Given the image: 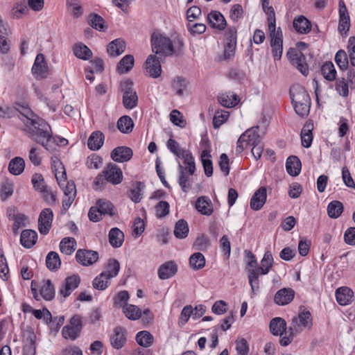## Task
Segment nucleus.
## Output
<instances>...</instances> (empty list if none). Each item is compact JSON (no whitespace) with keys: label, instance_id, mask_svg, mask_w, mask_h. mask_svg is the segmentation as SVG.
Masks as SVG:
<instances>
[{"label":"nucleus","instance_id":"obj_40","mask_svg":"<svg viewBox=\"0 0 355 355\" xmlns=\"http://www.w3.org/2000/svg\"><path fill=\"white\" fill-rule=\"evenodd\" d=\"M122 308L123 313L130 320H136L141 317V311L135 305L125 303Z\"/></svg>","mask_w":355,"mask_h":355},{"label":"nucleus","instance_id":"obj_56","mask_svg":"<svg viewBox=\"0 0 355 355\" xmlns=\"http://www.w3.org/2000/svg\"><path fill=\"white\" fill-rule=\"evenodd\" d=\"M302 145L304 148H309L311 146L313 135L310 124H305L301 131Z\"/></svg>","mask_w":355,"mask_h":355},{"label":"nucleus","instance_id":"obj_33","mask_svg":"<svg viewBox=\"0 0 355 355\" xmlns=\"http://www.w3.org/2000/svg\"><path fill=\"white\" fill-rule=\"evenodd\" d=\"M301 162L296 156H290L286 162V168L288 173L292 176H297L301 171Z\"/></svg>","mask_w":355,"mask_h":355},{"label":"nucleus","instance_id":"obj_6","mask_svg":"<svg viewBox=\"0 0 355 355\" xmlns=\"http://www.w3.org/2000/svg\"><path fill=\"white\" fill-rule=\"evenodd\" d=\"M185 166H182L180 163L178 164V183L184 192L191 188L189 184V178L194 175L196 171V164L194 158L190 159L189 161H183Z\"/></svg>","mask_w":355,"mask_h":355},{"label":"nucleus","instance_id":"obj_28","mask_svg":"<svg viewBox=\"0 0 355 355\" xmlns=\"http://www.w3.org/2000/svg\"><path fill=\"white\" fill-rule=\"evenodd\" d=\"M354 292L348 287H340L336 291V298L340 305L349 304L352 300Z\"/></svg>","mask_w":355,"mask_h":355},{"label":"nucleus","instance_id":"obj_22","mask_svg":"<svg viewBox=\"0 0 355 355\" xmlns=\"http://www.w3.org/2000/svg\"><path fill=\"white\" fill-rule=\"evenodd\" d=\"M339 15L338 31L341 34H345L349 29L350 21L347 9L343 1L339 2Z\"/></svg>","mask_w":355,"mask_h":355},{"label":"nucleus","instance_id":"obj_46","mask_svg":"<svg viewBox=\"0 0 355 355\" xmlns=\"http://www.w3.org/2000/svg\"><path fill=\"white\" fill-rule=\"evenodd\" d=\"M262 1L263 9L265 13L268 15V30H275L276 28V19L274 9L272 6H269V0L267 3L264 1Z\"/></svg>","mask_w":355,"mask_h":355},{"label":"nucleus","instance_id":"obj_41","mask_svg":"<svg viewBox=\"0 0 355 355\" xmlns=\"http://www.w3.org/2000/svg\"><path fill=\"white\" fill-rule=\"evenodd\" d=\"M40 291L41 296L45 300L50 301L55 297V288L49 279L43 282Z\"/></svg>","mask_w":355,"mask_h":355},{"label":"nucleus","instance_id":"obj_30","mask_svg":"<svg viewBox=\"0 0 355 355\" xmlns=\"http://www.w3.org/2000/svg\"><path fill=\"white\" fill-rule=\"evenodd\" d=\"M196 208L199 212L205 216H210L214 211L211 201L205 196H201L198 198Z\"/></svg>","mask_w":355,"mask_h":355},{"label":"nucleus","instance_id":"obj_15","mask_svg":"<svg viewBox=\"0 0 355 355\" xmlns=\"http://www.w3.org/2000/svg\"><path fill=\"white\" fill-rule=\"evenodd\" d=\"M80 282V277L77 275L67 277L59 290L60 295L64 298L69 296L72 291L78 286Z\"/></svg>","mask_w":355,"mask_h":355},{"label":"nucleus","instance_id":"obj_47","mask_svg":"<svg viewBox=\"0 0 355 355\" xmlns=\"http://www.w3.org/2000/svg\"><path fill=\"white\" fill-rule=\"evenodd\" d=\"M134 58L132 55H125L117 65V71L119 73L128 72L134 65Z\"/></svg>","mask_w":355,"mask_h":355},{"label":"nucleus","instance_id":"obj_12","mask_svg":"<svg viewBox=\"0 0 355 355\" xmlns=\"http://www.w3.org/2000/svg\"><path fill=\"white\" fill-rule=\"evenodd\" d=\"M53 214L50 208L44 209L38 218V230L41 234H47L51 227Z\"/></svg>","mask_w":355,"mask_h":355},{"label":"nucleus","instance_id":"obj_53","mask_svg":"<svg viewBox=\"0 0 355 355\" xmlns=\"http://www.w3.org/2000/svg\"><path fill=\"white\" fill-rule=\"evenodd\" d=\"M189 265L193 270H200L205 265V258L200 252L193 254L189 259Z\"/></svg>","mask_w":355,"mask_h":355},{"label":"nucleus","instance_id":"obj_16","mask_svg":"<svg viewBox=\"0 0 355 355\" xmlns=\"http://www.w3.org/2000/svg\"><path fill=\"white\" fill-rule=\"evenodd\" d=\"M32 72L37 79H42L48 75V67L43 54L40 53L36 56L32 67Z\"/></svg>","mask_w":355,"mask_h":355},{"label":"nucleus","instance_id":"obj_48","mask_svg":"<svg viewBox=\"0 0 355 355\" xmlns=\"http://www.w3.org/2000/svg\"><path fill=\"white\" fill-rule=\"evenodd\" d=\"M189 226L186 220L183 219L179 220L174 228V235L178 239H184L189 234Z\"/></svg>","mask_w":355,"mask_h":355},{"label":"nucleus","instance_id":"obj_36","mask_svg":"<svg viewBox=\"0 0 355 355\" xmlns=\"http://www.w3.org/2000/svg\"><path fill=\"white\" fill-rule=\"evenodd\" d=\"M125 49V44L121 38L116 39L111 42L107 46V53L111 56H118L123 53Z\"/></svg>","mask_w":355,"mask_h":355},{"label":"nucleus","instance_id":"obj_52","mask_svg":"<svg viewBox=\"0 0 355 355\" xmlns=\"http://www.w3.org/2000/svg\"><path fill=\"white\" fill-rule=\"evenodd\" d=\"M73 53L77 58L85 60H89L92 55L91 50L83 44L75 45Z\"/></svg>","mask_w":355,"mask_h":355},{"label":"nucleus","instance_id":"obj_60","mask_svg":"<svg viewBox=\"0 0 355 355\" xmlns=\"http://www.w3.org/2000/svg\"><path fill=\"white\" fill-rule=\"evenodd\" d=\"M229 117V112L225 110L216 111L213 119L214 128H218Z\"/></svg>","mask_w":355,"mask_h":355},{"label":"nucleus","instance_id":"obj_44","mask_svg":"<svg viewBox=\"0 0 355 355\" xmlns=\"http://www.w3.org/2000/svg\"><path fill=\"white\" fill-rule=\"evenodd\" d=\"M119 270V262L116 259H110L108 260L105 270L103 271L102 273L105 274V277H108V278L111 279L118 275Z\"/></svg>","mask_w":355,"mask_h":355},{"label":"nucleus","instance_id":"obj_26","mask_svg":"<svg viewBox=\"0 0 355 355\" xmlns=\"http://www.w3.org/2000/svg\"><path fill=\"white\" fill-rule=\"evenodd\" d=\"M125 330L123 327H117L110 338L112 346L116 349L122 348L126 343Z\"/></svg>","mask_w":355,"mask_h":355},{"label":"nucleus","instance_id":"obj_63","mask_svg":"<svg viewBox=\"0 0 355 355\" xmlns=\"http://www.w3.org/2000/svg\"><path fill=\"white\" fill-rule=\"evenodd\" d=\"M155 214L157 218H162L169 214L170 206L166 201H160L155 206Z\"/></svg>","mask_w":355,"mask_h":355},{"label":"nucleus","instance_id":"obj_2","mask_svg":"<svg viewBox=\"0 0 355 355\" xmlns=\"http://www.w3.org/2000/svg\"><path fill=\"white\" fill-rule=\"evenodd\" d=\"M182 44L180 40L173 42L168 37L159 33H153L151 36L152 50L156 54L164 56L178 54Z\"/></svg>","mask_w":355,"mask_h":355},{"label":"nucleus","instance_id":"obj_38","mask_svg":"<svg viewBox=\"0 0 355 355\" xmlns=\"http://www.w3.org/2000/svg\"><path fill=\"white\" fill-rule=\"evenodd\" d=\"M293 27L297 32L306 34L311 31V24L304 16H299L293 21Z\"/></svg>","mask_w":355,"mask_h":355},{"label":"nucleus","instance_id":"obj_51","mask_svg":"<svg viewBox=\"0 0 355 355\" xmlns=\"http://www.w3.org/2000/svg\"><path fill=\"white\" fill-rule=\"evenodd\" d=\"M321 73L324 78L329 81L334 80L336 77V71L331 62H326L321 67Z\"/></svg>","mask_w":355,"mask_h":355},{"label":"nucleus","instance_id":"obj_42","mask_svg":"<svg viewBox=\"0 0 355 355\" xmlns=\"http://www.w3.org/2000/svg\"><path fill=\"white\" fill-rule=\"evenodd\" d=\"M76 241L73 238L65 237L60 243V250L67 255L71 254L76 250Z\"/></svg>","mask_w":355,"mask_h":355},{"label":"nucleus","instance_id":"obj_19","mask_svg":"<svg viewBox=\"0 0 355 355\" xmlns=\"http://www.w3.org/2000/svg\"><path fill=\"white\" fill-rule=\"evenodd\" d=\"M354 75L352 71L347 73V79L340 78L336 80V90L342 96L346 97L349 95V87L353 85Z\"/></svg>","mask_w":355,"mask_h":355},{"label":"nucleus","instance_id":"obj_31","mask_svg":"<svg viewBox=\"0 0 355 355\" xmlns=\"http://www.w3.org/2000/svg\"><path fill=\"white\" fill-rule=\"evenodd\" d=\"M105 139L104 135L100 131H94L87 140L88 148L92 150H97L103 146Z\"/></svg>","mask_w":355,"mask_h":355},{"label":"nucleus","instance_id":"obj_14","mask_svg":"<svg viewBox=\"0 0 355 355\" xmlns=\"http://www.w3.org/2000/svg\"><path fill=\"white\" fill-rule=\"evenodd\" d=\"M166 146L173 155L183 161H189L190 159L194 158L189 150L182 148L180 144L172 138L168 140Z\"/></svg>","mask_w":355,"mask_h":355},{"label":"nucleus","instance_id":"obj_9","mask_svg":"<svg viewBox=\"0 0 355 355\" xmlns=\"http://www.w3.org/2000/svg\"><path fill=\"white\" fill-rule=\"evenodd\" d=\"M82 329L83 322L81 316L74 315L70 319L69 323L62 328V334L65 339L75 340L80 336Z\"/></svg>","mask_w":355,"mask_h":355},{"label":"nucleus","instance_id":"obj_54","mask_svg":"<svg viewBox=\"0 0 355 355\" xmlns=\"http://www.w3.org/2000/svg\"><path fill=\"white\" fill-rule=\"evenodd\" d=\"M210 158L211 155L209 151L203 150L202 152V163L204 168L205 173L207 177H211L213 174V165Z\"/></svg>","mask_w":355,"mask_h":355},{"label":"nucleus","instance_id":"obj_29","mask_svg":"<svg viewBox=\"0 0 355 355\" xmlns=\"http://www.w3.org/2000/svg\"><path fill=\"white\" fill-rule=\"evenodd\" d=\"M37 234L32 230H24L21 233L20 243L26 248H32L37 242Z\"/></svg>","mask_w":355,"mask_h":355},{"label":"nucleus","instance_id":"obj_58","mask_svg":"<svg viewBox=\"0 0 355 355\" xmlns=\"http://www.w3.org/2000/svg\"><path fill=\"white\" fill-rule=\"evenodd\" d=\"M335 62L341 70H345L349 65L348 57L344 50H339L335 55Z\"/></svg>","mask_w":355,"mask_h":355},{"label":"nucleus","instance_id":"obj_23","mask_svg":"<svg viewBox=\"0 0 355 355\" xmlns=\"http://www.w3.org/2000/svg\"><path fill=\"white\" fill-rule=\"evenodd\" d=\"M267 198L266 189L263 187H260L253 194L250 200V207L254 211L261 209L266 203Z\"/></svg>","mask_w":355,"mask_h":355},{"label":"nucleus","instance_id":"obj_25","mask_svg":"<svg viewBox=\"0 0 355 355\" xmlns=\"http://www.w3.org/2000/svg\"><path fill=\"white\" fill-rule=\"evenodd\" d=\"M178 271V266L173 261H168L162 264L157 271L160 279H167L174 276Z\"/></svg>","mask_w":355,"mask_h":355},{"label":"nucleus","instance_id":"obj_1","mask_svg":"<svg viewBox=\"0 0 355 355\" xmlns=\"http://www.w3.org/2000/svg\"><path fill=\"white\" fill-rule=\"evenodd\" d=\"M27 123L25 128L27 136L47 150H50L52 144L56 142L50 125L40 117L28 121Z\"/></svg>","mask_w":355,"mask_h":355},{"label":"nucleus","instance_id":"obj_24","mask_svg":"<svg viewBox=\"0 0 355 355\" xmlns=\"http://www.w3.org/2000/svg\"><path fill=\"white\" fill-rule=\"evenodd\" d=\"M294 296L295 292L292 288H284L276 293L274 301L278 305L284 306L292 302Z\"/></svg>","mask_w":355,"mask_h":355},{"label":"nucleus","instance_id":"obj_11","mask_svg":"<svg viewBox=\"0 0 355 355\" xmlns=\"http://www.w3.org/2000/svg\"><path fill=\"white\" fill-rule=\"evenodd\" d=\"M270 44L272 48V55L275 60L282 58L283 52V36L280 28L275 30H269Z\"/></svg>","mask_w":355,"mask_h":355},{"label":"nucleus","instance_id":"obj_57","mask_svg":"<svg viewBox=\"0 0 355 355\" xmlns=\"http://www.w3.org/2000/svg\"><path fill=\"white\" fill-rule=\"evenodd\" d=\"M68 8L74 18H79L83 14V9L79 0H67Z\"/></svg>","mask_w":355,"mask_h":355},{"label":"nucleus","instance_id":"obj_64","mask_svg":"<svg viewBox=\"0 0 355 355\" xmlns=\"http://www.w3.org/2000/svg\"><path fill=\"white\" fill-rule=\"evenodd\" d=\"M236 350L239 355H248L250 347L246 339L242 338L236 340Z\"/></svg>","mask_w":355,"mask_h":355},{"label":"nucleus","instance_id":"obj_35","mask_svg":"<svg viewBox=\"0 0 355 355\" xmlns=\"http://www.w3.org/2000/svg\"><path fill=\"white\" fill-rule=\"evenodd\" d=\"M52 169L59 186H63L67 180V174L64 166L60 161H53Z\"/></svg>","mask_w":355,"mask_h":355},{"label":"nucleus","instance_id":"obj_59","mask_svg":"<svg viewBox=\"0 0 355 355\" xmlns=\"http://www.w3.org/2000/svg\"><path fill=\"white\" fill-rule=\"evenodd\" d=\"M19 112L22 116L21 121L24 123L25 127L28 125L27 121L31 119H37L39 118L28 107L21 106Z\"/></svg>","mask_w":355,"mask_h":355},{"label":"nucleus","instance_id":"obj_62","mask_svg":"<svg viewBox=\"0 0 355 355\" xmlns=\"http://www.w3.org/2000/svg\"><path fill=\"white\" fill-rule=\"evenodd\" d=\"M171 121L175 125L184 128L187 125L186 120L182 114L177 110H173L170 114Z\"/></svg>","mask_w":355,"mask_h":355},{"label":"nucleus","instance_id":"obj_39","mask_svg":"<svg viewBox=\"0 0 355 355\" xmlns=\"http://www.w3.org/2000/svg\"><path fill=\"white\" fill-rule=\"evenodd\" d=\"M117 128L121 132L129 134L134 128L133 121L129 116H123L118 119Z\"/></svg>","mask_w":355,"mask_h":355},{"label":"nucleus","instance_id":"obj_45","mask_svg":"<svg viewBox=\"0 0 355 355\" xmlns=\"http://www.w3.org/2000/svg\"><path fill=\"white\" fill-rule=\"evenodd\" d=\"M87 21L92 28L97 31H105L106 29L104 19L97 14H90L87 17Z\"/></svg>","mask_w":355,"mask_h":355},{"label":"nucleus","instance_id":"obj_7","mask_svg":"<svg viewBox=\"0 0 355 355\" xmlns=\"http://www.w3.org/2000/svg\"><path fill=\"white\" fill-rule=\"evenodd\" d=\"M258 130V126L252 127L240 136L236 144V153H241L248 146L261 141Z\"/></svg>","mask_w":355,"mask_h":355},{"label":"nucleus","instance_id":"obj_8","mask_svg":"<svg viewBox=\"0 0 355 355\" xmlns=\"http://www.w3.org/2000/svg\"><path fill=\"white\" fill-rule=\"evenodd\" d=\"M132 86L133 83L130 80H125L120 85L121 91L123 92V105L129 110L135 108L138 103V96Z\"/></svg>","mask_w":355,"mask_h":355},{"label":"nucleus","instance_id":"obj_61","mask_svg":"<svg viewBox=\"0 0 355 355\" xmlns=\"http://www.w3.org/2000/svg\"><path fill=\"white\" fill-rule=\"evenodd\" d=\"M109 279H110L108 277H105V274L101 272L93 280V286L98 290H105L109 285Z\"/></svg>","mask_w":355,"mask_h":355},{"label":"nucleus","instance_id":"obj_50","mask_svg":"<svg viewBox=\"0 0 355 355\" xmlns=\"http://www.w3.org/2000/svg\"><path fill=\"white\" fill-rule=\"evenodd\" d=\"M343 211V203L338 200L331 202L327 206L328 216L331 218H338Z\"/></svg>","mask_w":355,"mask_h":355},{"label":"nucleus","instance_id":"obj_32","mask_svg":"<svg viewBox=\"0 0 355 355\" xmlns=\"http://www.w3.org/2000/svg\"><path fill=\"white\" fill-rule=\"evenodd\" d=\"M218 100L219 103L225 107H232L239 103L238 96L232 92L221 94Z\"/></svg>","mask_w":355,"mask_h":355},{"label":"nucleus","instance_id":"obj_17","mask_svg":"<svg viewBox=\"0 0 355 355\" xmlns=\"http://www.w3.org/2000/svg\"><path fill=\"white\" fill-rule=\"evenodd\" d=\"M145 70L146 74L154 78H158L161 75L160 62L155 55H150L148 57L145 62Z\"/></svg>","mask_w":355,"mask_h":355},{"label":"nucleus","instance_id":"obj_49","mask_svg":"<svg viewBox=\"0 0 355 355\" xmlns=\"http://www.w3.org/2000/svg\"><path fill=\"white\" fill-rule=\"evenodd\" d=\"M137 343L144 347H150L154 340L153 335L147 331H141L136 335Z\"/></svg>","mask_w":355,"mask_h":355},{"label":"nucleus","instance_id":"obj_18","mask_svg":"<svg viewBox=\"0 0 355 355\" xmlns=\"http://www.w3.org/2000/svg\"><path fill=\"white\" fill-rule=\"evenodd\" d=\"M291 96L293 103L311 104V98L304 87L297 85L291 87Z\"/></svg>","mask_w":355,"mask_h":355},{"label":"nucleus","instance_id":"obj_20","mask_svg":"<svg viewBox=\"0 0 355 355\" xmlns=\"http://www.w3.org/2000/svg\"><path fill=\"white\" fill-rule=\"evenodd\" d=\"M270 330L274 336H280L281 339L284 336H288L286 330V322L284 319L276 317L272 318L270 322Z\"/></svg>","mask_w":355,"mask_h":355},{"label":"nucleus","instance_id":"obj_43","mask_svg":"<svg viewBox=\"0 0 355 355\" xmlns=\"http://www.w3.org/2000/svg\"><path fill=\"white\" fill-rule=\"evenodd\" d=\"M96 205L102 215H109L112 216L115 214L114 207L112 203L105 199H99L96 201Z\"/></svg>","mask_w":355,"mask_h":355},{"label":"nucleus","instance_id":"obj_3","mask_svg":"<svg viewBox=\"0 0 355 355\" xmlns=\"http://www.w3.org/2000/svg\"><path fill=\"white\" fill-rule=\"evenodd\" d=\"M312 317L311 313L306 310H300L298 315L293 317L288 330V336H284L279 340L281 345L288 346L293 340L294 336L301 333L304 329H311Z\"/></svg>","mask_w":355,"mask_h":355},{"label":"nucleus","instance_id":"obj_4","mask_svg":"<svg viewBox=\"0 0 355 355\" xmlns=\"http://www.w3.org/2000/svg\"><path fill=\"white\" fill-rule=\"evenodd\" d=\"M272 265V255L270 252L267 251L261 261L260 266H257V268L254 270H252L251 275L248 277V281L254 295H257L259 291V275L268 274Z\"/></svg>","mask_w":355,"mask_h":355},{"label":"nucleus","instance_id":"obj_5","mask_svg":"<svg viewBox=\"0 0 355 355\" xmlns=\"http://www.w3.org/2000/svg\"><path fill=\"white\" fill-rule=\"evenodd\" d=\"M122 179L123 173L121 168L114 164L109 163L102 173L96 176L94 184L102 185L104 181H106L113 184H118L121 182Z\"/></svg>","mask_w":355,"mask_h":355},{"label":"nucleus","instance_id":"obj_55","mask_svg":"<svg viewBox=\"0 0 355 355\" xmlns=\"http://www.w3.org/2000/svg\"><path fill=\"white\" fill-rule=\"evenodd\" d=\"M60 259L58 254L55 252H50L46 258V264L51 270H56L60 266Z\"/></svg>","mask_w":355,"mask_h":355},{"label":"nucleus","instance_id":"obj_13","mask_svg":"<svg viewBox=\"0 0 355 355\" xmlns=\"http://www.w3.org/2000/svg\"><path fill=\"white\" fill-rule=\"evenodd\" d=\"M76 261L83 266H90L97 261L98 254L96 251L79 249L76 254Z\"/></svg>","mask_w":355,"mask_h":355},{"label":"nucleus","instance_id":"obj_21","mask_svg":"<svg viewBox=\"0 0 355 355\" xmlns=\"http://www.w3.org/2000/svg\"><path fill=\"white\" fill-rule=\"evenodd\" d=\"M132 150L127 146H119L114 148L110 154L111 158L116 162L129 161L132 157Z\"/></svg>","mask_w":355,"mask_h":355},{"label":"nucleus","instance_id":"obj_27","mask_svg":"<svg viewBox=\"0 0 355 355\" xmlns=\"http://www.w3.org/2000/svg\"><path fill=\"white\" fill-rule=\"evenodd\" d=\"M207 20L211 27L218 30H223L226 26V20L218 11H211L207 15Z\"/></svg>","mask_w":355,"mask_h":355},{"label":"nucleus","instance_id":"obj_10","mask_svg":"<svg viewBox=\"0 0 355 355\" xmlns=\"http://www.w3.org/2000/svg\"><path fill=\"white\" fill-rule=\"evenodd\" d=\"M286 55L292 65L295 67L304 76L308 75L309 69L306 57L300 50L291 48Z\"/></svg>","mask_w":355,"mask_h":355},{"label":"nucleus","instance_id":"obj_34","mask_svg":"<svg viewBox=\"0 0 355 355\" xmlns=\"http://www.w3.org/2000/svg\"><path fill=\"white\" fill-rule=\"evenodd\" d=\"M108 239L113 248H119L123 243L124 234L119 228L113 227L109 232Z\"/></svg>","mask_w":355,"mask_h":355},{"label":"nucleus","instance_id":"obj_37","mask_svg":"<svg viewBox=\"0 0 355 355\" xmlns=\"http://www.w3.org/2000/svg\"><path fill=\"white\" fill-rule=\"evenodd\" d=\"M25 168V161L21 157L12 159L8 164L9 172L14 175H19L23 173Z\"/></svg>","mask_w":355,"mask_h":355}]
</instances>
